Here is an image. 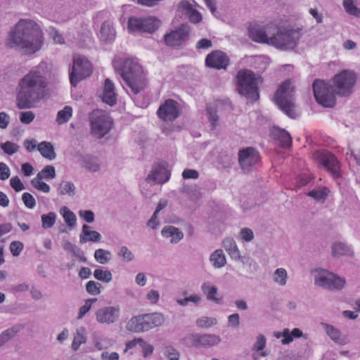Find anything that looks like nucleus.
Here are the masks:
<instances>
[{
  "instance_id": "obj_34",
  "label": "nucleus",
  "mask_w": 360,
  "mask_h": 360,
  "mask_svg": "<svg viewBox=\"0 0 360 360\" xmlns=\"http://www.w3.org/2000/svg\"><path fill=\"white\" fill-rule=\"evenodd\" d=\"M325 329L327 335L336 343L339 345H345V340L341 336L340 330L331 325L325 324Z\"/></svg>"
},
{
  "instance_id": "obj_19",
  "label": "nucleus",
  "mask_w": 360,
  "mask_h": 360,
  "mask_svg": "<svg viewBox=\"0 0 360 360\" xmlns=\"http://www.w3.org/2000/svg\"><path fill=\"white\" fill-rule=\"evenodd\" d=\"M229 61L228 56L221 51H214L205 58V64L207 67L217 70L226 69Z\"/></svg>"
},
{
  "instance_id": "obj_17",
  "label": "nucleus",
  "mask_w": 360,
  "mask_h": 360,
  "mask_svg": "<svg viewBox=\"0 0 360 360\" xmlns=\"http://www.w3.org/2000/svg\"><path fill=\"white\" fill-rule=\"evenodd\" d=\"M274 25H267L264 27L258 25L249 27V36L255 41L258 43H264L269 44V39L273 34Z\"/></svg>"
},
{
  "instance_id": "obj_5",
  "label": "nucleus",
  "mask_w": 360,
  "mask_h": 360,
  "mask_svg": "<svg viewBox=\"0 0 360 360\" xmlns=\"http://www.w3.org/2000/svg\"><path fill=\"white\" fill-rule=\"evenodd\" d=\"M300 39V32L286 27L274 25L273 34L269 39V45L281 50L293 49Z\"/></svg>"
},
{
  "instance_id": "obj_50",
  "label": "nucleus",
  "mask_w": 360,
  "mask_h": 360,
  "mask_svg": "<svg viewBox=\"0 0 360 360\" xmlns=\"http://www.w3.org/2000/svg\"><path fill=\"white\" fill-rule=\"evenodd\" d=\"M101 284L94 281H89L86 284V290L92 295H97L101 293Z\"/></svg>"
},
{
  "instance_id": "obj_36",
  "label": "nucleus",
  "mask_w": 360,
  "mask_h": 360,
  "mask_svg": "<svg viewBox=\"0 0 360 360\" xmlns=\"http://www.w3.org/2000/svg\"><path fill=\"white\" fill-rule=\"evenodd\" d=\"M357 0H343L342 5L346 13L360 18V8L356 6Z\"/></svg>"
},
{
  "instance_id": "obj_56",
  "label": "nucleus",
  "mask_w": 360,
  "mask_h": 360,
  "mask_svg": "<svg viewBox=\"0 0 360 360\" xmlns=\"http://www.w3.org/2000/svg\"><path fill=\"white\" fill-rule=\"evenodd\" d=\"M23 247L24 245L20 241H13L10 244V250L14 257H18L23 250Z\"/></svg>"
},
{
  "instance_id": "obj_60",
  "label": "nucleus",
  "mask_w": 360,
  "mask_h": 360,
  "mask_svg": "<svg viewBox=\"0 0 360 360\" xmlns=\"http://www.w3.org/2000/svg\"><path fill=\"white\" fill-rule=\"evenodd\" d=\"M240 233L242 239L245 242H250L254 239V233L249 228H243Z\"/></svg>"
},
{
  "instance_id": "obj_51",
  "label": "nucleus",
  "mask_w": 360,
  "mask_h": 360,
  "mask_svg": "<svg viewBox=\"0 0 360 360\" xmlns=\"http://www.w3.org/2000/svg\"><path fill=\"white\" fill-rule=\"evenodd\" d=\"M217 321L215 318L211 317H201L196 321V324L200 328H209L214 325H216Z\"/></svg>"
},
{
  "instance_id": "obj_2",
  "label": "nucleus",
  "mask_w": 360,
  "mask_h": 360,
  "mask_svg": "<svg viewBox=\"0 0 360 360\" xmlns=\"http://www.w3.org/2000/svg\"><path fill=\"white\" fill-rule=\"evenodd\" d=\"M7 44L27 54L34 53L42 46L43 32L34 21L20 20L10 32Z\"/></svg>"
},
{
  "instance_id": "obj_25",
  "label": "nucleus",
  "mask_w": 360,
  "mask_h": 360,
  "mask_svg": "<svg viewBox=\"0 0 360 360\" xmlns=\"http://www.w3.org/2000/svg\"><path fill=\"white\" fill-rule=\"evenodd\" d=\"M161 234L165 238H171L172 243H178L184 237L183 232L179 229L173 226H166L162 231Z\"/></svg>"
},
{
  "instance_id": "obj_3",
  "label": "nucleus",
  "mask_w": 360,
  "mask_h": 360,
  "mask_svg": "<svg viewBox=\"0 0 360 360\" xmlns=\"http://www.w3.org/2000/svg\"><path fill=\"white\" fill-rule=\"evenodd\" d=\"M120 74L124 82L122 85L127 92L128 87L134 94H137L146 85L142 67L134 59L128 58L124 61Z\"/></svg>"
},
{
  "instance_id": "obj_30",
  "label": "nucleus",
  "mask_w": 360,
  "mask_h": 360,
  "mask_svg": "<svg viewBox=\"0 0 360 360\" xmlns=\"http://www.w3.org/2000/svg\"><path fill=\"white\" fill-rule=\"evenodd\" d=\"M223 247L228 252L231 259L238 260L240 258V251L237 247L236 243L233 238H226L223 240Z\"/></svg>"
},
{
  "instance_id": "obj_7",
  "label": "nucleus",
  "mask_w": 360,
  "mask_h": 360,
  "mask_svg": "<svg viewBox=\"0 0 360 360\" xmlns=\"http://www.w3.org/2000/svg\"><path fill=\"white\" fill-rule=\"evenodd\" d=\"M258 79L255 74L250 70L241 69L236 76L238 92L247 98L256 101L259 98Z\"/></svg>"
},
{
  "instance_id": "obj_43",
  "label": "nucleus",
  "mask_w": 360,
  "mask_h": 360,
  "mask_svg": "<svg viewBox=\"0 0 360 360\" xmlns=\"http://www.w3.org/2000/svg\"><path fill=\"white\" fill-rule=\"evenodd\" d=\"M41 218L42 227L44 229H50L55 224L56 214L54 212H49L46 214H42Z\"/></svg>"
},
{
  "instance_id": "obj_15",
  "label": "nucleus",
  "mask_w": 360,
  "mask_h": 360,
  "mask_svg": "<svg viewBox=\"0 0 360 360\" xmlns=\"http://www.w3.org/2000/svg\"><path fill=\"white\" fill-rule=\"evenodd\" d=\"M189 31L190 29L187 25H181L178 29L165 34V41L170 46H180L188 39Z\"/></svg>"
},
{
  "instance_id": "obj_58",
  "label": "nucleus",
  "mask_w": 360,
  "mask_h": 360,
  "mask_svg": "<svg viewBox=\"0 0 360 360\" xmlns=\"http://www.w3.org/2000/svg\"><path fill=\"white\" fill-rule=\"evenodd\" d=\"M10 185L16 192H20L25 188L23 183L18 176H13L10 179Z\"/></svg>"
},
{
  "instance_id": "obj_4",
  "label": "nucleus",
  "mask_w": 360,
  "mask_h": 360,
  "mask_svg": "<svg viewBox=\"0 0 360 360\" xmlns=\"http://www.w3.org/2000/svg\"><path fill=\"white\" fill-rule=\"evenodd\" d=\"M165 321L164 315L159 312L139 314L129 320L126 329L132 333H145L162 326Z\"/></svg>"
},
{
  "instance_id": "obj_45",
  "label": "nucleus",
  "mask_w": 360,
  "mask_h": 360,
  "mask_svg": "<svg viewBox=\"0 0 360 360\" xmlns=\"http://www.w3.org/2000/svg\"><path fill=\"white\" fill-rule=\"evenodd\" d=\"M287 277L286 270L283 268H279L275 271L273 279L276 283L283 286L286 284Z\"/></svg>"
},
{
  "instance_id": "obj_38",
  "label": "nucleus",
  "mask_w": 360,
  "mask_h": 360,
  "mask_svg": "<svg viewBox=\"0 0 360 360\" xmlns=\"http://www.w3.org/2000/svg\"><path fill=\"white\" fill-rule=\"evenodd\" d=\"M60 212L68 226L70 228L75 227L76 225L77 217L74 212L65 206L60 208Z\"/></svg>"
},
{
  "instance_id": "obj_23",
  "label": "nucleus",
  "mask_w": 360,
  "mask_h": 360,
  "mask_svg": "<svg viewBox=\"0 0 360 360\" xmlns=\"http://www.w3.org/2000/svg\"><path fill=\"white\" fill-rule=\"evenodd\" d=\"M178 9L189 18L193 23H198L202 20L200 13L193 8V5L187 1H182L178 6Z\"/></svg>"
},
{
  "instance_id": "obj_21",
  "label": "nucleus",
  "mask_w": 360,
  "mask_h": 360,
  "mask_svg": "<svg viewBox=\"0 0 360 360\" xmlns=\"http://www.w3.org/2000/svg\"><path fill=\"white\" fill-rule=\"evenodd\" d=\"M170 173L167 168L162 165H154L150 174L148 176L146 181L153 184H163L169 180Z\"/></svg>"
},
{
  "instance_id": "obj_39",
  "label": "nucleus",
  "mask_w": 360,
  "mask_h": 360,
  "mask_svg": "<svg viewBox=\"0 0 360 360\" xmlns=\"http://www.w3.org/2000/svg\"><path fill=\"white\" fill-rule=\"evenodd\" d=\"M86 342L85 328L81 327L77 330L76 335L72 343V349L77 351L79 346Z\"/></svg>"
},
{
  "instance_id": "obj_26",
  "label": "nucleus",
  "mask_w": 360,
  "mask_h": 360,
  "mask_svg": "<svg viewBox=\"0 0 360 360\" xmlns=\"http://www.w3.org/2000/svg\"><path fill=\"white\" fill-rule=\"evenodd\" d=\"M271 134L274 139L281 143L282 147L286 148L291 146L292 139L290 134L285 129L279 127H274Z\"/></svg>"
},
{
  "instance_id": "obj_31",
  "label": "nucleus",
  "mask_w": 360,
  "mask_h": 360,
  "mask_svg": "<svg viewBox=\"0 0 360 360\" xmlns=\"http://www.w3.org/2000/svg\"><path fill=\"white\" fill-rule=\"evenodd\" d=\"M37 149L41 155L50 160H54L56 154L53 145L50 142L42 141L37 146Z\"/></svg>"
},
{
  "instance_id": "obj_42",
  "label": "nucleus",
  "mask_w": 360,
  "mask_h": 360,
  "mask_svg": "<svg viewBox=\"0 0 360 360\" xmlns=\"http://www.w3.org/2000/svg\"><path fill=\"white\" fill-rule=\"evenodd\" d=\"M94 276L96 279L105 283H109L112 279V275L110 271H104L101 269H96Z\"/></svg>"
},
{
  "instance_id": "obj_35",
  "label": "nucleus",
  "mask_w": 360,
  "mask_h": 360,
  "mask_svg": "<svg viewBox=\"0 0 360 360\" xmlns=\"http://www.w3.org/2000/svg\"><path fill=\"white\" fill-rule=\"evenodd\" d=\"M83 166L89 171L96 172L100 169V161L98 158L86 155L82 158Z\"/></svg>"
},
{
  "instance_id": "obj_11",
  "label": "nucleus",
  "mask_w": 360,
  "mask_h": 360,
  "mask_svg": "<svg viewBox=\"0 0 360 360\" xmlns=\"http://www.w3.org/2000/svg\"><path fill=\"white\" fill-rule=\"evenodd\" d=\"M92 65L84 56L74 55L72 71L70 72V81L72 85L91 75Z\"/></svg>"
},
{
  "instance_id": "obj_12",
  "label": "nucleus",
  "mask_w": 360,
  "mask_h": 360,
  "mask_svg": "<svg viewBox=\"0 0 360 360\" xmlns=\"http://www.w3.org/2000/svg\"><path fill=\"white\" fill-rule=\"evenodd\" d=\"M314 284L326 290H341L345 281L326 269H318L314 274Z\"/></svg>"
},
{
  "instance_id": "obj_14",
  "label": "nucleus",
  "mask_w": 360,
  "mask_h": 360,
  "mask_svg": "<svg viewBox=\"0 0 360 360\" xmlns=\"http://www.w3.org/2000/svg\"><path fill=\"white\" fill-rule=\"evenodd\" d=\"M314 155L319 162L327 169L334 177L339 176V162L334 155L328 151H317Z\"/></svg>"
},
{
  "instance_id": "obj_47",
  "label": "nucleus",
  "mask_w": 360,
  "mask_h": 360,
  "mask_svg": "<svg viewBox=\"0 0 360 360\" xmlns=\"http://www.w3.org/2000/svg\"><path fill=\"white\" fill-rule=\"evenodd\" d=\"M1 148L7 155H12L19 150L20 146L11 141H6L1 144Z\"/></svg>"
},
{
  "instance_id": "obj_52",
  "label": "nucleus",
  "mask_w": 360,
  "mask_h": 360,
  "mask_svg": "<svg viewBox=\"0 0 360 360\" xmlns=\"http://www.w3.org/2000/svg\"><path fill=\"white\" fill-rule=\"evenodd\" d=\"M97 301L96 298L88 299L86 300L84 305L79 308L77 319H81L91 309L93 303Z\"/></svg>"
},
{
  "instance_id": "obj_41",
  "label": "nucleus",
  "mask_w": 360,
  "mask_h": 360,
  "mask_svg": "<svg viewBox=\"0 0 360 360\" xmlns=\"http://www.w3.org/2000/svg\"><path fill=\"white\" fill-rule=\"evenodd\" d=\"M94 258L100 264H105L110 260L111 253L103 249H98L94 252Z\"/></svg>"
},
{
  "instance_id": "obj_40",
  "label": "nucleus",
  "mask_w": 360,
  "mask_h": 360,
  "mask_svg": "<svg viewBox=\"0 0 360 360\" xmlns=\"http://www.w3.org/2000/svg\"><path fill=\"white\" fill-rule=\"evenodd\" d=\"M72 108L69 105H66L63 110L58 111L56 121L60 124L66 123L72 117Z\"/></svg>"
},
{
  "instance_id": "obj_49",
  "label": "nucleus",
  "mask_w": 360,
  "mask_h": 360,
  "mask_svg": "<svg viewBox=\"0 0 360 360\" xmlns=\"http://www.w3.org/2000/svg\"><path fill=\"white\" fill-rule=\"evenodd\" d=\"M166 204H158L156 210L153 212L150 219L148 221L147 225L153 229H155L157 226L159 224V222L157 221V215L165 207Z\"/></svg>"
},
{
  "instance_id": "obj_16",
  "label": "nucleus",
  "mask_w": 360,
  "mask_h": 360,
  "mask_svg": "<svg viewBox=\"0 0 360 360\" xmlns=\"http://www.w3.org/2000/svg\"><path fill=\"white\" fill-rule=\"evenodd\" d=\"M159 117L165 121H173L179 115V104L176 101L168 99L160 106L158 110Z\"/></svg>"
},
{
  "instance_id": "obj_22",
  "label": "nucleus",
  "mask_w": 360,
  "mask_h": 360,
  "mask_svg": "<svg viewBox=\"0 0 360 360\" xmlns=\"http://www.w3.org/2000/svg\"><path fill=\"white\" fill-rule=\"evenodd\" d=\"M191 340L192 345L196 347L216 345L221 341L219 336L213 334H195Z\"/></svg>"
},
{
  "instance_id": "obj_37",
  "label": "nucleus",
  "mask_w": 360,
  "mask_h": 360,
  "mask_svg": "<svg viewBox=\"0 0 360 360\" xmlns=\"http://www.w3.org/2000/svg\"><path fill=\"white\" fill-rule=\"evenodd\" d=\"M330 191L326 187H318L308 193V195L311 197L315 200H325L329 195Z\"/></svg>"
},
{
  "instance_id": "obj_10",
  "label": "nucleus",
  "mask_w": 360,
  "mask_h": 360,
  "mask_svg": "<svg viewBox=\"0 0 360 360\" xmlns=\"http://www.w3.org/2000/svg\"><path fill=\"white\" fill-rule=\"evenodd\" d=\"M314 95L318 103L323 107L332 108L336 102L335 94L333 85L321 80L316 79L312 85Z\"/></svg>"
},
{
  "instance_id": "obj_9",
  "label": "nucleus",
  "mask_w": 360,
  "mask_h": 360,
  "mask_svg": "<svg viewBox=\"0 0 360 360\" xmlns=\"http://www.w3.org/2000/svg\"><path fill=\"white\" fill-rule=\"evenodd\" d=\"M356 80L357 76L354 71L344 70L333 78L334 91L340 96H349L354 91Z\"/></svg>"
},
{
  "instance_id": "obj_53",
  "label": "nucleus",
  "mask_w": 360,
  "mask_h": 360,
  "mask_svg": "<svg viewBox=\"0 0 360 360\" xmlns=\"http://www.w3.org/2000/svg\"><path fill=\"white\" fill-rule=\"evenodd\" d=\"M50 37L53 39L56 44H64V38L63 35L54 27H50L48 30Z\"/></svg>"
},
{
  "instance_id": "obj_46",
  "label": "nucleus",
  "mask_w": 360,
  "mask_h": 360,
  "mask_svg": "<svg viewBox=\"0 0 360 360\" xmlns=\"http://www.w3.org/2000/svg\"><path fill=\"white\" fill-rule=\"evenodd\" d=\"M75 186L73 183L68 181V182H62L59 185L58 191L61 195H68L69 196H72L75 194Z\"/></svg>"
},
{
  "instance_id": "obj_28",
  "label": "nucleus",
  "mask_w": 360,
  "mask_h": 360,
  "mask_svg": "<svg viewBox=\"0 0 360 360\" xmlns=\"http://www.w3.org/2000/svg\"><path fill=\"white\" fill-rule=\"evenodd\" d=\"M332 255L333 257H353L354 252L351 247L342 242H335L332 246Z\"/></svg>"
},
{
  "instance_id": "obj_20",
  "label": "nucleus",
  "mask_w": 360,
  "mask_h": 360,
  "mask_svg": "<svg viewBox=\"0 0 360 360\" xmlns=\"http://www.w3.org/2000/svg\"><path fill=\"white\" fill-rule=\"evenodd\" d=\"M120 309L116 307H105L96 312V321L101 323H112L118 319Z\"/></svg>"
},
{
  "instance_id": "obj_27",
  "label": "nucleus",
  "mask_w": 360,
  "mask_h": 360,
  "mask_svg": "<svg viewBox=\"0 0 360 360\" xmlns=\"http://www.w3.org/2000/svg\"><path fill=\"white\" fill-rule=\"evenodd\" d=\"M201 290L206 295L208 301L220 304L222 303V297H217L218 288L215 285H210L209 283H204L201 285Z\"/></svg>"
},
{
  "instance_id": "obj_61",
  "label": "nucleus",
  "mask_w": 360,
  "mask_h": 360,
  "mask_svg": "<svg viewBox=\"0 0 360 360\" xmlns=\"http://www.w3.org/2000/svg\"><path fill=\"white\" fill-rule=\"evenodd\" d=\"M11 170L8 166L4 162H0V180L5 181L9 178Z\"/></svg>"
},
{
  "instance_id": "obj_18",
  "label": "nucleus",
  "mask_w": 360,
  "mask_h": 360,
  "mask_svg": "<svg viewBox=\"0 0 360 360\" xmlns=\"http://www.w3.org/2000/svg\"><path fill=\"white\" fill-rule=\"evenodd\" d=\"M258 160V153L253 148L241 149L238 152V162L243 169H249Z\"/></svg>"
},
{
  "instance_id": "obj_6",
  "label": "nucleus",
  "mask_w": 360,
  "mask_h": 360,
  "mask_svg": "<svg viewBox=\"0 0 360 360\" xmlns=\"http://www.w3.org/2000/svg\"><path fill=\"white\" fill-rule=\"evenodd\" d=\"M294 87L289 80L283 82L274 96V101L280 110L291 118H296V107L294 99Z\"/></svg>"
},
{
  "instance_id": "obj_13",
  "label": "nucleus",
  "mask_w": 360,
  "mask_h": 360,
  "mask_svg": "<svg viewBox=\"0 0 360 360\" xmlns=\"http://www.w3.org/2000/svg\"><path fill=\"white\" fill-rule=\"evenodd\" d=\"M160 21L154 17H131L128 20V29L131 32L153 33L159 27Z\"/></svg>"
},
{
  "instance_id": "obj_59",
  "label": "nucleus",
  "mask_w": 360,
  "mask_h": 360,
  "mask_svg": "<svg viewBox=\"0 0 360 360\" xmlns=\"http://www.w3.org/2000/svg\"><path fill=\"white\" fill-rule=\"evenodd\" d=\"M34 117L35 115L32 111L21 112L20 113V120L23 124H30Z\"/></svg>"
},
{
  "instance_id": "obj_32",
  "label": "nucleus",
  "mask_w": 360,
  "mask_h": 360,
  "mask_svg": "<svg viewBox=\"0 0 360 360\" xmlns=\"http://www.w3.org/2000/svg\"><path fill=\"white\" fill-rule=\"evenodd\" d=\"M22 328V326L17 324L2 332L0 334V347L13 338Z\"/></svg>"
},
{
  "instance_id": "obj_64",
  "label": "nucleus",
  "mask_w": 360,
  "mask_h": 360,
  "mask_svg": "<svg viewBox=\"0 0 360 360\" xmlns=\"http://www.w3.org/2000/svg\"><path fill=\"white\" fill-rule=\"evenodd\" d=\"M240 208L245 214H250L255 212L257 207L255 204H240Z\"/></svg>"
},
{
  "instance_id": "obj_33",
  "label": "nucleus",
  "mask_w": 360,
  "mask_h": 360,
  "mask_svg": "<svg viewBox=\"0 0 360 360\" xmlns=\"http://www.w3.org/2000/svg\"><path fill=\"white\" fill-rule=\"evenodd\" d=\"M210 261L215 269L221 268L226 263V257L221 249H217L211 254Z\"/></svg>"
},
{
  "instance_id": "obj_1",
  "label": "nucleus",
  "mask_w": 360,
  "mask_h": 360,
  "mask_svg": "<svg viewBox=\"0 0 360 360\" xmlns=\"http://www.w3.org/2000/svg\"><path fill=\"white\" fill-rule=\"evenodd\" d=\"M49 82L44 67L32 69L19 80L17 88V106L19 109L31 108L42 100Z\"/></svg>"
},
{
  "instance_id": "obj_48",
  "label": "nucleus",
  "mask_w": 360,
  "mask_h": 360,
  "mask_svg": "<svg viewBox=\"0 0 360 360\" xmlns=\"http://www.w3.org/2000/svg\"><path fill=\"white\" fill-rule=\"evenodd\" d=\"M43 179H38V176H36L31 181L32 186L44 193H49L50 191V186L45 182L42 181Z\"/></svg>"
},
{
  "instance_id": "obj_54",
  "label": "nucleus",
  "mask_w": 360,
  "mask_h": 360,
  "mask_svg": "<svg viewBox=\"0 0 360 360\" xmlns=\"http://www.w3.org/2000/svg\"><path fill=\"white\" fill-rule=\"evenodd\" d=\"M139 345L141 348V352L144 357H147L153 353L154 349L153 347L148 342H145L143 339L139 338Z\"/></svg>"
},
{
  "instance_id": "obj_29",
  "label": "nucleus",
  "mask_w": 360,
  "mask_h": 360,
  "mask_svg": "<svg viewBox=\"0 0 360 360\" xmlns=\"http://www.w3.org/2000/svg\"><path fill=\"white\" fill-rule=\"evenodd\" d=\"M100 39L105 42H111L115 38V32L110 21L104 22L99 32Z\"/></svg>"
},
{
  "instance_id": "obj_57",
  "label": "nucleus",
  "mask_w": 360,
  "mask_h": 360,
  "mask_svg": "<svg viewBox=\"0 0 360 360\" xmlns=\"http://www.w3.org/2000/svg\"><path fill=\"white\" fill-rule=\"evenodd\" d=\"M207 112L209 116V120L211 123V125L213 128L216 127L218 124V119L219 117L217 114V111L215 109L210 106L207 107Z\"/></svg>"
},
{
  "instance_id": "obj_44",
  "label": "nucleus",
  "mask_w": 360,
  "mask_h": 360,
  "mask_svg": "<svg viewBox=\"0 0 360 360\" xmlns=\"http://www.w3.org/2000/svg\"><path fill=\"white\" fill-rule=\"evenodd\" d=\"M37 176L38 179H51L56 176V170L53 166L47 165L44 167L41 172H39Z\"/></svg>"
},
{
  "instance_id": "obj_24",
  "label": "nucleus",
  "mask_w": 360,
  "mask_h": 360,
  "mask_svg": "<svg viewBox=\"0 0 360 360\" xmlns=\"http://www.w3.org/2000/svg\"><path fill=\"white\" fill-rule=\"evenodd\" d=\"M102 100L110 106L116 103L117 94L115 92V85L110 79L105 80Z\"/></svg>"
},
{
  "instance_id": "obj_63",
  "label": "nucleus",
  "mask_w": 360,
  "mask_h": 360,
  "mask_svg": "<svg viewBox=\"0 0 360 360\" xmlns=\"http://www.w3.org/2000/svg\"><path fill=\"white\" fill-rule=\"evenodd\" d=\"M240 325V316L238 314H233L228 317V326L238 328Z\"/></svg>"
},
{
  "instance_id": "obj_55",
  "label": "nucleus",
  "mask_w": 360,
  "mask_h": 360,
  "mask_svg": "<svg viewBox=\"0 0 360 360\" xmlns=\"http://www.w3.org/2000/svg\"><path fill=\"white\" fill-rule=\"evenodd\" d=\"M118 256L120 257L124 261L131 262L134 259V256L133 253L126 246H122L119 252Z\"/></svg>"
},
{
  "instance_id": "obj_8",
  "label": "nucleus",
  "mask_w": 360,
  "mask_h": 360,
  "mask_svg": "<svg viewBox=\"0 0 360 360\" xmlns=\"http://www.w3.org/2000/svg\"><path fill=\"white\" fill-rule=\"evenodd\" d=\"M91 134L97 139L104 137L112 127V118L101 110H93L89 115Z\"/></svg>"
},
{
  "instance_id": "obj_62",
  "label": "nucleus",
  "mask_w": 360,
  "mask_h": 360,
  "mask_svg": "<svg viewBox=\"0 0 360 360\" xmlns=\"http://www.w3.org/2000/svg\"><path fill=\"white\" fill-rule=\"evenodd\" d=\"M79 215L87 223H92L94 221V213L91 210H80Z\"/></svg>"
}]
</instances>
